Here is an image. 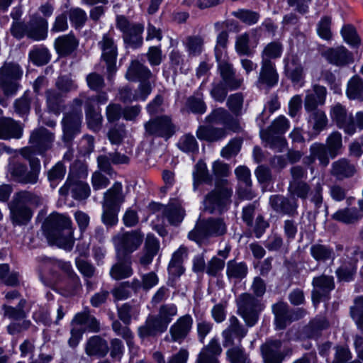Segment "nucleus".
I'll return each mask as SVG.
<instances>
[{
    "label": "nucleus",
    "instance_id": "obj_36",
    "mask_svg": "<svg viewBox=\"0 0 363 363\" xmlns=\"http://www.w3.org/2000/svg\"><path fill=\"white\" fill-rule=\"evenodd\" d=\"M150 70L137 60L132 61L127 72L126 78L130 81H143L152 77Z\"/></svg>",
    "mask_w": 363,
    "mask_h": 363
},
{
    "label": "nucleus",
    "instance_id": "obj_1",
    "mask_svg": "<svg viewBox=\"0 0 363 363\" xmlns=\"http://www.w3.org/2000/svg\"><path fill=\"white\" fill-rule=\"evenodd\" d=\"M42 229L50 245H55L67 250L74 245L72 220L65 215L51 213L44 221Z\"/></svg>",
    "mask_w": 363,
    "mask_h": 363
},
{
    "label": "nucleus",
    "instance_id": "obj_37",
    "mask_svg": "<svg viewBox=\"0 0 363 363\" xmlns=\"http://www.w3.org/2000/svg\"><path fill=\"white\" fill-rule=\"evenodd\" d=\"M77 45L78 41L72 34L60 36L55 41V49L57 53L62 56L71 54Z\"/></svg>",
    "mask_w": 363,
    "mask_h": 363
},
{
    "label": "nucleus",
    "instance_id": "obj_24",
    "mask_svg": "<svg viewBox=\"0 0 363 363\" xmlns=\"http://www.w3.org/2000/svg\"><path fill=\"white\" fill-rule=\"evenodd\" d=\"M322 55L330 64L337 67L345 66L353 61L352 54L343 46L328 48Z\"/></svg>",
    "mask_w": 363,
    "mask_h": 363
},
{
    "label": "nucleus",
    "instance_id": "obj_45",
    "mask_svg": "<svg viewBox=\"0 0 363 363\" xmlns=\"http://www.w3.org/2000/svg\"><path fill=\"white\" fill-rule=\"evenodd\" d=\"M247 267L245 262L230 260L227 263L226 274L230 279L241 280L247 276Z\"/></svg>",
    "mask_w": 363,
    "mask_h": 363
},
{
    "label": "nucleus",
    "instance_id": "obj_52",
    "mask_svg": "<svg viewBox=\"0 0 363 363\" xmlns=\"http://www.w3.org/2000/svg\"><path fill=\"white\" fill-rule=\"evenodd\" d=\"M311 202L314 204L315 212L324 213L325 216L328 215V206L323 203V186L318 182L315 184L311 192Z\"/></svg>",
    "mask_w": 363,
    "mask_h": 363
},
{
    "label": "nucleus",
    "instance_id": "obj_27",
    "mask_svg": "<svg viewBox=\"0 0 363 363\" xmlns=\"http://www.w3.org/2000/svg\"><path fill=\"white\" fill-rule=\"evenodd\" d=\"M157 206L159 210H162L164 215L172 225H178L184 218L185 211L177 199H172L166 206L159 204Z\"/></svg>",
    "mask_w": 363,
    "mask_h": 363
},
{
    "label": "nucleus",
    "instance_id": "obj_46",
    "mask_svg": "<svg viewBox=\"0 0 363 363\" xmlns=\"http://www.w3.org/2000/svg\"><path fill=\"white\" fill-rule=\"evenodd\" d=\"M194 190L196 191L201 182L211 184L212 177L208 174L206 164L203 162H199L194 167L193 172Z\"/></svg>",
    "mask_w": 363,
    "mask_h": 363
},
{
    "label": "nucleus",
    "instance_id": "obj_13",
    "mask_svg": "<svg viewBox=\"0 0 363 363\" xmlns=\"http://www.w3.org/2000/svg\"><path fill=\"white\" fill-rule=\"evenodd\" d=\"M330 116L337 127L345 134L352 135L356 133L354 117L341 104L337 103L330 107Z\"/></svg>",
    "mask_w": 363,
    "mask_h": 363
},
{
    "label": "nucleus",
    "instance_id": "obj_40",
    "mask_svg": "<svg viewBox=\"0 0 363 363\" xmlns=\"http://www.w3.org/2000/svg\"><path fill=\"white\" fill-rule=\"evenodd\" d=\"M347 96L351 100L363 101V79L356 75L347 82Z\"/></svg>",
    "mask_w": 363,
    "mask_h": 363
},
{
    "label": "nucleus",
    "instance_id": "obj_39",
    "mask_svg": "<svg viewBox=\"0 0 363 363\" xmlns=\"http://www.w3.org/2000/svg\"><path fill=\"white\" fill-rule=\"evenodd\" d=\"M325 145L331 158L340 155L343 147L342 134L337 130L333 131L326 138Z\"/></svg>",
    "mask_w": 363,
    "mask_h": 363
},
{
    "label": "nucleus",
    "instance_id": "obj_19",
    "mask_svg": "<svg viewBox=\"0 0 363 363\" xmlns=\"http://www.w3.org/2000/svg\"><path fill=\"white\" fill-rule=\"evenodd\" d=\"M228 326L222 332L223 345L225 347L233 346L235 340L239 343L247 334V328L240 323L237 317L232 315L229 318Z\"/></svg>",
    "mask_w": 363,
    "mask_h": 363
},
{
    "label": "nucleus",
    "instance_id": "obj_15",
    "mask_svg": "<svg viewBox=\"0 0 363 363\" xmlns=\"http://www.w3.org/2000/svg\"><path fill=\"white\" fill-rule=\"evenodd\" d=\"M22 72L18 65L5 64L0 69V89L6 95L14 94L18 89L16 80L20 79Z\"/></svg>",
    "mask_w": 363,
    "mask_h": 363
},
{
    "label": "nucleus",
    "instance_id": "obj_35",
    "mask_svg": "<svg viewBox=\"0 0 363 363\" xmlns=\"http://www.w3.org/2000/svg\"><path fill=\"white\" fill-rule=\"evenodd\" d=\"M108 350L106 340L98 335L90 337L85 347V352L89 356L103 357L107 354Z\"/></svg>",
    "mask_w": 363,
    "mask_h": 363
},
{
    "label": "nucleus",
    "instance_id": "obj_28",
    "mask_svg": "<svg viewBox=\"0 0 363 363\" xmlns=\"http://www.w3.org/2000/svg\"><path fill=\"white\" fill-rule=\"evenodd\" d=\"M167 328V326L157 315H149L145 323L139 327L138 335L141 338L155 336L157 333L164 332Z\"/></svg>",
    "mask_w": 363,
    "mask_h": 363
},
{
    "label": "nucleus",
    "instance_id": "obj_29",
    "mask_svg": "<svg viewBox=\"0 0 363 363\" xmlns=\"http://www.w3.org/2000/svg\"><path fill=\"white\" fill-rule=\"evenodd\" d=\"M318 160L321 166L325 167L330 163V155L328 150L323 143H314L310 147V155L303 158V163L311 164Z\"/></svg>",
    "mask_w": 363,
    "mask_h": 363
},
{
    "label": "nucleus",
    "instance_id": "obj_56",
    "mask_svg": "<svg viewBox=\"0 0 363 363\" xmlns=\"http://www.w3.org/2000/svg\"><path fill=\"white\" fill-rule=\"evenodd\" d=\"M91 193L89 184L82 181H72V196L76 200H84Z\"/></svg>",
    "mask_w": 363,
    "mask_h": 363
},
{
    "label": "nucleus",
    "instance_id": "obj_55",
    "mask_svg": "<svg viewBox=\"0 0 363 363\" xmlns=\"http://www.w3.org/2000/svg\"><path fill=\"white\" fill-rule=\"evenodd\" d=\"M350 315L357 328L363 331V296L354 299V305L350 308Z\"/></svg>",
    "mask_w": 363,
    "mask_h": 363
},
{
    "label": "nucleus",
    "instance_id": "obj_63",
    "mask_svg": "<svg viewBox=\"0 0 363 363\" xmlns=\"http://www.w3.org/2000/svg\"><path fill=\"white\" fill-rule=\"evenodd\" d=\"M31 61L37 65H43L50 60L49 51L45 48H37L29 54Z\"/></svg>",
    "mask_w": 363,
    "mask_h": 363
},
{
    "label": "nucleus",
    "instance_id": "obj_34",
    "mask_svg": "<svg viewBox=\"0 0 363 363\" xmlns=\"http://www.w3.org/2000/svg\"><path fill=\"white\" fill-rule=\"evenodd\" d=\"M310 255L318 263H325L335 259V253L332 247L322 243H314L310 247Z\"/></svg>",
    "mask_w": 363,
    "mask_h": 363
},
{
    "label": "nucleus",
    "instance_id": "obj_10",
    "mask_svg": "<svg viewBox=\"0 0 363 363\" xmlns=\"http://www.w3.org/2000/svg\"><path fill=\"white\" fill-rule=\"evenodd\" d=\"M233 189L224 185L216 184L214 190L206 195L203 200V209L211 214L221 213L230 203Z\"/></svg>",
    "mask_w": 363,
    "mask_h": 363
},
{
    "label": "nucleus",
    "instance_id": "obj_6",
    "mask_svg": "<svg viewBox=\"0 0 363 363\" xmlns=\"http://www.w3.org/2000/svg\"><path fill=\"white\" fill-rule=\"evenodd\" d=\"M84 92H82L74 98L72 102V110L67 112L62 121L63 130V140L71 141L74 137L80 133L82 123V106L83 104Z\"/></svg>",
    "mask_w": 363,
    "mask_h": 363
},
{
    "label": "nucleus",
    "instance_id": "obj_4",
    "mask_svg": "<svg viewBox=\"0 0 363 363\" xmlns=\"http://www.w3.org/2000/svg\"><path fill=\"white\" fill-rule=\"evenodd\" d=\"M20 154L28 160L30 171H28L26 165L16 162L9 165V172L12 178L18 182L30 184L37 183L40 171V160L35 157H31L30 148H21Z\"/></svg>",
    "mask_w": 363,
    "mask_h": 363
},
{
    "label": "nucleus",
    "instance_id": "obj_51",
    "mask_svg": "<svg viewBox=\"0 0 363 363\" xmlns=\"http://www.w3.org/2000/svg\"><path fill=\"white\" fill-rule=\"evenodd\" d=\"M204 39L201 35H190L186 38L185 47L190 56L199 55L203 48Z\"/></svg>",
    "mask_w": 363,
    "mask_h": 363
},
{
    "label": "nucleus",
    "instance_id": "obj_14",
    "mask_svg": "<svg viewBox=\"0 0 363 363\" xmlns=\"http://www.w3.org/2000/svg\"><path fill=\"white\" fill-rule=\"evenodd\" d=\"M289 120L284 116H279L272 122L269 128V133L262 134V137L271 147L281 152L286 146L285 139L281 136H273L271 134H284L289 128Z\"/></svg>",
    "mask_w": 363,
    "mask_h": 363
},
{
    "label": "nucleus",
    "instance_id": "obj_48",
    "mask_svg": "<svg viewBox=\"0 0 363 363\" xmlns=\"http://www.w3.org/2000/svg\"><path fill=\"white\" fill-rule=\"evenodd\" d=\"M308 121L316 133H320L325 129L328 124V117L323 110L309 113Z\"/></svg>",
    "mask_w": 363,
    "mask_h": 363
},
{
    "label": "nucleus",
    "instance_id": "obj_32",
    "mask_svg": "<svg viewBox=\"0 0 363 363\" xmlns=\"http://www.w3.org/2000/svg\"><path fill=\"white\" fill-rule=\"evenodd\" d=\"M125 201V194L121 182H115L104 194L102 206L118 208Z\"/></svg>",
    "mask_w": 363,
    "mask_h": 363
},
{
    "label": "nucleus",
    "instance_id": "obj_3",
    "mask_svg": "<svg viewBox=\"0 0 363 363\" xmlns=\"http://www.w3.org/2000/svg\"><path fill=\"white\" fill-rule=\"evenodd\" d=\"M226 232L227 225L223 218H209L199 220L188 238L201 245L206 243L210 238L223 236Z\"/></svg>",
    "mask_w": 363,
    "mask_h": 363
},
{
    "label": "nucleus",
    "instance_id": "obj_58",
    "mask_svg": "<svg viewBox=\"0 0 363 363\" xmlns=\"http://www.w3.org/2000/svg\"><path fill=\"white\" fill-rule=\"evenodd\" d=\"M177 314V308L173 303L162 305L157 315L162 323L167 327L172 318Z\"/></svg>",
    "mask_w": 363,
    "mask_h": 363
},
{
    "label": "nucleus",
    "instance_id": "obj_18",
    "mask_svg": "<svg viewBox=\"0 0 363 363\" xmlns=\"http://www.w3.org/2000/svg\"><path fill=\"white\" fill-rule=\"evenodd\" d=\"M193 325V318L186 314L179 317L174 323L169 330V335L165 337V340L169 342H177L181 344L189 335Z\"/></svg>",
    "mask_w": 363,
    "mask_h": 363
},
{
    "label": "nucleus",
    "instance_id": "obj_59",
    "mask_svg": "<svg viewBox=\"0 0 363 363\" xmlns=\"http://www.w3.org/2000/svg\"><path fill=\"white\" fill-rule=\"evenodd\" d=\"M227 357L230 363H250L248 355L240 346L229 349L227 351Z\"/></svg>",
    "mask_w": 363,
    "mask_h": 363
},
{
    "label": "nucleus",
    "instance_id": "obj_57",
    "mask_svg": "<svg viewBox=\"0 0 363 363\" xmlns=\"http://www.w3.org/2000/svg\"><path fill=\"white\" fill-rule=\"evenodd\" d=\"M128 325H123L120 321L115 320L113 321L111 327L112 330L117 335L121 336L125 340L128 346L131 350L133 344V334Z\"/></svg>",
    "mask_w": 363,
    "mask_h": 363
},
{
    "label": "nucleus",
    "instance_id": "obj_41",
    "mask_svg": "<svg viewBox=\"0 0 363 363\" xmlns=\"http://www.w3.org/2000/svg\"><path fill=\"white\" fill-rule=\"evenodd\" d=\"M287 307V304L283 302L277 303L272 307L275 315L276 328L278 330L285 328L287 324L290 323Z\"/></svg>",
    "mask_w": 363,
    "mask_h": 363
},
{
    "label": "nucleus",
    "instance_id": "obj_54",
    "mask_svg": "<svg viewBox=\"0 0 363 363\" xmlns=\"http://www.w3.org/2000/svg\"><path fill=\"white\" fill-rule=\"evenodd\" d=\"M233 121L232 116L223 108H218L213 110L206 118V121L211 123H220L229 125Z\"/></svg>",
    "mask_w": 363,
    "mask_h": 363
},
{
    "label": "nucleus",
    "instance_id": "obj_31",
    "mask_svg": "<svg viewBox=\"0 0 363 363\" xmlns=\"http://www.w3.org/2000/svg\"><path fill=\"white\" fill-rule=\"evenodd\" d=\"M285 72L294 83H298L303 79V69L298 56L291 55L284 59Z\"/></svg>",
    "mask_w": 363,
    "mask_h": 363
},
{
    "label": "nucleus",
    "instance_id": "obj_61",
    "mask_svg": "<svg viewBox=\"0 0 363 363\" xmlns=\"http://www.w3.org/2000/svg\"><path fill=\"white\" fill-rule=\"evenodd\" d=\"M66 173V168L62 162H58L48 172V178L51 185L55 187L57 182L62 180Z\"/></svg>",
    "mask_w": 363,
    "mask_h": 363
},
{
    "label": "nucleus",
    "instance_id": "obj_62",
    "mask_svg": "<svg viewBox=\"0 0 363 363\" xmlns=\"http://www.w3.org/2000/svg\"><path fill=\"white\" fill-rule=\"evenodd\" d=\"M45 94L48 108L55 113H59L62 103L60 94L55 90L50 89L46 91Z\"/></svg>",
    "mask_w": 363,
    "mask_h": 363
},
{
    "label": "nucleus",
    "instance_id": "obj_8",
    "mask_svg": "<svg viewBox=\"0 0 363 363\" xmlns=\"http://www.w3.org/2000/svg\"><path fill=\"white\" fill-rule=\"evenodd\" d=\"M116 26L122 33L125 44L133 48H138L143 45V23L133 22L125 16L118 15L116 18Z\"/></svg>",
    "mask_w": 363,
    "mask_h": 363
},
{
    "label": "nucleus",
    "instance_id": "obj_33",
    "mask_svg": "<svg viewBox=\"0 0 363 363\" xmlns=\"http://www.w3.org/2000/svg\"><path fill=\"white\" fill-rule=\"evenodd\" d=\"M196 136L199 140L213 143L224 138L226 136V130L225 128L211 125H201L196 130Z\"/></svg>",
    "mask_w": 363,
    "mask_h": 363
},
{
    "label": "nucleus",
    "instance_id": "obj_43",
    "mask_svg": "<svg viewBox=\"0 0 363 363\" xmlns=\"http://www.w3.org/2000/svg\"><path fill=\"white\" fill-rule=\"evenodd\" d=\"M288 194L292 199H300L305 201L308 199L311 191V186L305 181L289 184Z\"/></svg>",
    "mask_w": 363,
    "mask_h": 363
},
{
    "label": "nucleus",
    "instance_id": "obj_2",
    "mask_svg": "<svg viewBox=\"0 0 363 363\" xmlns=\"http://www.w3.org/2000/svg\"><path fill=\"white\" fill-rule=\"evenodd\" d=\"M41 204L40 197L28 191H21L9 204L11 219L15 225H26L31 219L33 213L28 206L38 207Z\"/></svg>",
    "mask_w": 363,
    "mask_h": 363
},
{
    "label": "nucleus",
    "instance_id": "obj_5",
    "mask_svg": "<svg viewBox=\"0 0 363 363\" xmlns=\"http://www.w3.org/2000/svg\"><path fill=\"white\" fill-rule=\"evenodd\" d=\"M48 21L39 15H33L30 21L24 24L16 23L12 30V35L17 39L24 36L33 40H43L48 36Z\"/></svg>",
    "mask_w": 363,
    "mask_h": 363
},
{
    "label": "nucleus",
    "instance_id": "obj_47",
    "mask_svg": "<svg viewBox=\"0 0 363 363\" xmlns=\"http://www.w3.org/2000/svg\"><path fill=\"white\" fill-rule=\"evenodd\" d=\"M26 304V301L24 298H20L18 305L16 307H13L7 304H4L2 306L4 315L15 320L25 318L26 316V313L24 311Z\"/></svg>",
    "mask_w": 363,
    "mask_h": 363
},
{
    "label": "nucleus",
    "instance_id": "obj_12",
    "mask_svg": "<svg viewBox=\"0 0 363 363\" xmlns=\"http://www.w3.org/2000/svg\"><path fill=\"white\" fill-rule=\"evenodd\" d=\"M54 140L55 136L52 133L45 128H38L30 133L29 138L30 146L24 148L31 149V157H35L36 154L43 155L52 147Z\"/></svg>",
    "mask_w": 363,
    "mask_h": 363
},
{
    "label": "nucleus",
    "instance_id": "obj_16",
    "mask_svg": "<svg viewBox=\"0 0 363 363\" xmlns=\"http://www.w3.org/2000/svg\"><path fill=\"white\" fill-rule=\"evenodd\" d=\"M101 50V58L106 65L108 79L113 77L116 71L117 46L113 38L108 34H104L99 43Z\"/></svg>",
    "mask_w": 363,
    "mask_h": 363
},
{
    "label": "nucleus",
    "instance_id": "obj_38",
    "mask_svg": "<svg viewBox=\"0 0 363 363\" xmlns=\"http://www.w3.org/2000/svg\"><path fill=\"white\" fill-rule=\"evenodd\" d=\"M73 325H85L89 330L97 333L100 330V323L97 319L89 313V311H84L75 315L72 321Z\"/></svg>",
    "mask_w": 363,
    "mask_h": 363
},
{
    "label": "nucleus",
    "instance_id": "obj_44",
    "mask_svg": "<svg viewBox=\"0 0 363 363\" xmlns=\"http://www.w3.org/2000/svg\"><path fill=\"white\" fill-rule=\"evenodd\" d=\"M123 259H119L110 270L111 277L116 280H121L130 277L133 273L131 263L130 262H123Z\"/></svg>",
    "mask_w": 363,
    "mask_h": 363
},
{
    "label": "nucleus",
    "instance_id": "obj_20",
    "mask_svg": "<svg viewBox=\"0 0 363 363\" xmlns=\"http://www.w3.org/2000/svg\"><path fill=\"white\" fill-rule=\"evenodd\" d=\"M271 208L277 213L294 216L297 214L298 200L280 194L272 195L269 200Z\"/></svg>",
    "mask_w": 363,
    "mask_h": 363
},
{
    "label": "nucleus",
    "instance_id": "obj_9",
    "mask_svg": "<svg viewBox=\"0 0 363 363\" xmlns=\"http://www.w3.org/2000/svg\"><path fill=\"white\" fill-rule=\"evenodd\" d=\"M108 100V97L106 91H101L91 96H86L84 93L83 103H84L86 121L89 128L94 131H98L101 128L103 121L100 109L96 108L95 104H104Z\"/></svg>",
    "mask_w": 363,
    "mask_h": 363
},
{
    "label": "nucleus",
    "instance_id": "obj_11",
    "mask_svg": "<svg viewBox=\"0 0 363 363\" xmlns=\"http://www.w3.org/2000/svg\"><path fill=\"white\" fill-rule=\"evenodd\" d=\"M143 235L138 231H131L119 233L113 238V242L117 252L119 259H125V257L135 250L141 245Z\"/></svg>",
    "mask_w": 363,
    "mask_h": 363
},
{
    "label": "nucleus",
    "instance_id": "obj_21",
    "mask_svg": "<svg viewBox=\"0 0 363 363\" xmlns=\"http://www.w3.org/2000/svg\"><path fill=\"white\" fill-rule=\"evenodd\" d=\"M312 285V299L315 305L328 298L329 293L335 288L334 279L333 277L322 274L313 278Z\"/></svg>",
    "mask_w": 363,
    "mask_h": 363
},
{
    "label": "nucleus",
    "instance_id": "obj_25",
    "mask_svg": "<svg viewBox=\"0 0 363 363\" xmlns=\"http://www.w3.org/2000/svg\"><path fill=\"white\" fill-rule=\"evenodd\" d=\"M23 126L11 118H0V139H19L22 137Z\"/></svg>",
    "mask_w": 363,
    "mask_h": 363
},
{
    "label": "nucleus",
    "instance_id": "obj_7",
    "mask_svg": "<svg viewBox=\"0 0 363 363\" xmlns=\"http://www.w3.org/2000/svg\"><path fill=\"white\" fill-rule=\"evenodd\" d=\"M238 313L242 318L247 327L254 326L264 308L260 300L249 293L240 294L236 299Z\"/></svg>",
    "mask_w": 363,
    "mask_h": 363
},
{
    "label": "nucleus",
    "instance_id": "obj_17",
    "mask_svg": "<svg viewBox=\"0 0 363 363\" xmlns=\"http://www.w3.org/2000/svg\"><path fill=\"white\" fill-rule=\"evenodd\" d=\"M146 134L169 138L174 133V126L169 117L163 116L152 118L145 123Z\"/></svg>",
    "mask_w": 363,
    "mask_h": 363
},
{
    "label": "nucleus",
    "instance_id": "obj_49",
    "mask_svg": "<svg viewBox=\"0 0 363 363\" xmlns=\"http://www.w3.org/2000/svg\"><path fill=\"white\" fill-rule=\"evenodd\" d=\"M362 216L363 214L357 208H345L337 211L333 216V218L345 223H354L358 221Z\"/></svg>",
    "mask_w": 363,
    "mask_h": 363
},
{
    "label": "nucleus",
    "instance_id": "obj_42",
    "mask_svg": "<svg viewBox=\"0 0 363 363\" xmlns=\"http://www.w3.org/2000/svg\"><path fill=\"white\" fill-rule=\"evenodd\" d=\"M159 250V242L156 238L148 235L146 238L145 245V252L140 259V263L143 266H147L151 263L154 256Z\"/></svg>",
    "mask_w": 363,
    "mask_h": 363
},
{
    "label": "nucleus",
    "instance_id": "obj_23",
    "mask_svg": "<svg viewBox=\"0 0 363 363\" xmlns=\"http://www.w3.org/2000/svg\"><path fill=\"white\" fill-rule=\"evenodd\" d=\"M279 80L275 64L272 61H261V67L257 81L259 87L270 89L274 86Z\"/></svg>",
    "mask_w": 363,
    "mask_h": 363
},
{
    "label": "nucleus",
    "instance_id": "obj_22",
    "mask_svg": "<svg viewBox=\"0 0 363 363\" xmlns=\"http://www.w3.org/2000/svg\"><path fill=\"white\" fill-rule=\"evenodd\" d=\"M281 347L280 340H271L262 345L261 352L264 363H281L285 356L291 354L290 348L281 351Z\"/></svg>",
    "mask_w": 363,
    "mask_h": 363
},
{
    "label": "nucleus",
    "instance_id": "obj_60",
    "mask_svg": "<svg viewBox=\"0 0 363 363\" xmlns=\"http://www.w3.org/2000/svg\"><path fill=\"white\" fill-rule=\"evenodd\" d=\"M86 82L88 87L99 94L101 92L102 89L105 87V81L104 77L96 72H91L86 77Z\"/></svg>",
    "mask_w": 363,
    "mask_h": 363
},
{
    "label": "nucleus",
    "instance_id": "obj_53",
    "mask_svg": "<svg viewBox=\"0 0 363 363\" xmlns=\"http://www.w3.org/2000/svg\"><path fill=\"white\" fill-rule=\"evenodd\" d=\"M283 51L282 44L277 41L268 43L261 53L262 61H272L281 57Z\"/></svg>",
    "mask_w": 363,
    "mask_h": 363
},
{
    "label": "nucleus",
    "instance_id": "obj_64",
    "mask_svg": "<svg viewBox=\"0 0 363 363\" xmlns=\"http://www.w3.org/2000/svg\"><path fill=\"white\" fill-rule=\"evenodd\" d=\"M55 86L62 93L76 91L78 88L77 84L69 75L59 77L56 80Z\"/></svg>",
    "mask_w": 363,
    "mask_h": 363
},
{
    "label": "nucleus",
    "instance_id": "obj_30",
    "mask_svg": "<svg viewBox=\"0 0 363 363\" xmlns=\"http://www.w3.org/2000/svg\"><path fill=\"white\" fill-rule=\"evenodd\" d=\"M357 172L356 167L346 158H341L332 164L330 174L337 179L353 177Z\"/></svg>",
    "mask_w": 363,
    "mask_h": 363
},
{
    "label": "nucleus",
    "instance_id": "obj_50",
    "mask_svg": "<svg viewBox=\"0 0 363 363\" xmlns=\"http://www.w3.org/2000/svg\"><path fill=\"white\" fill-rule=\"evenodd\" d=\"M139 313V308L135 305H130L128 303H125L118 308V318L125 325H129L131 322V318H136Z\"/></svg>",
    "mask_w": 363,
    "mask_h": 363
},
{
    "label": "nucleus",
    "instance_id": "obj_26",
    "mask_svg": "<svg viewBox=\"0 0 363 363\" xmlns=\"http://www.w3.org/2000/svg\"><path fill=\"white\" fill-rule=\"evenodd\" d=\"M221 352L222 348L218 339L212 338L198 354L196 363H219L218 357Z\"/></svg>",
    "mask_w": 363,
    "mask_h": 363
}]
</instances>
